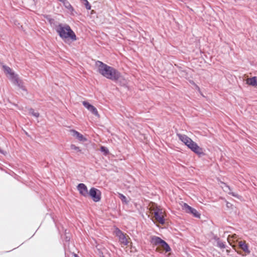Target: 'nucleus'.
Listing matches in <instances>:
<instances>
[{"label":"nucleus","mask_w":257,"mask_h":257,"mask_svg":"<svg viewBox=\"0 0 257 257\" xmlns=\"http://www.w3.org/2000/svg\"><path fill=\"white\" fill-rule=\"evenodd\" d=\"M95 64L98 67V72L107 79L116 81L120 78V73L114 68L100 61H97Z\"/></svg>","instance_id":"1"},{"label":"nucleus","mask_w":257,"mask_h":257,"mask_svg":"<svg viewBox=\"0 0 257 257\" xmlns=\"http://www.w3.org/2000/svg\"><path fill=\"white\" fill-rule=\"evenodd\" d=\"M55 29L59 37L62 39L69 38L72 41H75L77 40L75 33L68 25L63 26L62 24H59L56 27Z\"/></svg>","instance_id":"2"},{"label":"nucleus","mask_w":257,"mask_h":257,"mask_svg":"<svg viewBox=\"0 0 257 257\" xmlns=\"http://www.w3.org/2000/svg\"><path fill=\"white\" fill-rule=\"evenodd\" d=\"M185 145L199 157H202L205 155L203 149L200 147L197 143L194 142L191 138L190 140L188 141V143L186 142L185 143Z\"/></svg>","instance_id":"3"},{"label":"nucleus","mask_w":257,"mask_h":257,"mask_svg":"<svg viewBox=\"0 0 257 257\" xmlns=\"http://www.w3.org/2000/svg\"><path fill=\"white\" fill-rule=\"evenodd\" d=\"M151 242L154 245H160L166 252L171 251V248L169 244L160 237L156 236H153L151 237Z\"/></svg>","instance_id":"4"},{"label":"nucleus","mask_w":257,"mask_h":257,"mask_svg":"<svg viewBox=\"0 0 257 257\" xmlns=\"http://www.w3.org/2000/svg\"><path fill=\"white\" fill-rule=\"evenodd\" d=\"M88 196H89L94 202H99L101 199V191L94 188L92 187L89 191Z\"/></svg>","instance_id":"5"},{"label":"nucleus","mask_w":257,"mask_h":257,"mask_svg":"<svg viewBox=\"0 0 257 257\" xmlns=\"http://www.w3.org/2000/svg\"><path fill=\"white\" fill-rule=\"evenodd\" d=\"M183 209L185 210V211L189 214H192L193 216L199 218L200 217V214L198 212V211L188 205L186 203H184L182 205Z\"/></svg>","instance_id":"6"},{"label":"nucleus","mask_w":257,"mask_h":257,"mask_svg":"<svg viewBox=\"0 0 257 257\" xmlns=\"http://www.w3.org/2000/svg\"><path fill=\"white\" fill-rule=\"evenodd\" d=\"M163 213L162 210L157 208L154 212V217L157 222L161 224H164L165 222L164 217L162 215Z\"/></svg>","instance_id":"7"},{"label":"nucleus","mask_w":257,"mask_h":257,"mask_svg":"<svg viewBox=\"0 0 257 257\" xmlns=\"http://www.w3.org/2000/svg\"><path fill=\"white\" fill-rule=\"evenodd\" d=\"M3 68L6 73L10 74L12 77H14L15 83L20 87L21 81L18 79L17 76H15V74L12 72L11 68L6 65H3Z\"/></svg>","instance_id":"8"},{"label":"nucleus","mask_w":257,"mask_h":257,"mask_svg":"<svg viewBox=\"0 0 257 257\" xmlns=\"http://www.w3.org/2000/svg\"><path fill=\"white\" fill-rule=\"evenodd\" d=\"M77 189L79 193L84 197H87L88 196L89 192L88 191L86 186L83 183H80L77 186Z\"/></svg>","instance_id":"9"},{"label":"nucleus","mask_w":257,"mask_h":257,"mask_svg":"<svg viewBox=\"0 0 257 257\" xmlns=\"http://www.w3.org/2000/svg\"><path fill=\"white\" fill-rule=\"evenodd\" d=\"M82 103L83 105L93 114H94L95 116H99L97 110L94 106L90 104L89 102L85 101H83Z\"/></svg>","instance_id":"10"},{"label":"nucleus","mask_w":257,"mask_h":257,"mask_svg":"<svg viewBox=\"0 0 257 257\" xmlns=\"http://www.w3.org/2000/svg\"><path fill=\"white\" fill-rule=\"evenodd\" d=\"M70 132L72 133V136L76 138L79 141L85 142L87 140V139L78 132L74 130H71Z\"/></svg>","instance_id":"11"},{"label":"nucleus","mask_w":257,"mask_h":257,"mask_svg":"<svg viewBox=\"0 0 257 257\" xmlns=\"http://www.w3.org/2000/svg\"><path fill=\"white\" fill-rule=\"evenodd\" d=\"M117 235L118 236L119 240L121 243L125 245H127L128 242L125 236V234L121 231L118 230Z\"/></svg>","instance_id":"12"},{"label":"nucleus","mask_w":257,"mask_h":257,"mask_svg":"<svg viewBox=\"0 0 257 257\" xmlns=\"http://www.w3.org/2000/svg\"><path fill=\"white\" fill-rule=\"evenodd\" d=\"M58 1L61 2L65 8L68 10L71 13L73 11H74V9H73V7L71 6V5L70 4V3L67 0H58Z\"/></svg>","instance_id":"13"},{"label":"nucleus","mask_w":257,"mask_h":257,"mask_svg":"<svg viewBox=\"0 0 257 257\" xmlns=\"http://www.w3.org/2000/svg\"><path fill=\"white\" fill-rule=\"evenodd\" d=\"M246 83L248 85L254 86V87H257V77L254 76L251 78H247L246 80Z\"/></svg>","instance_id":"14"},{"label":"nucleus","mask_w":257,"mask_h":257,"mask_svg":"<svg viewBox=\"0 0 257 257\" xmlns=\"http://www.w3.org/2000/svg\"><path fill=\"white\" fill-rule=\"evenodd\" d=\"M239 246L242 250L245 252L249 253L250 252L248 249V246L247 244L244 241H240L238 243Z\"/></svg>","instance_id":"15"},{"label":"nucleus","mask_w":257,"mask_h":257,"mask_svg":"<svg viewBox=\"0 0 257 257\" xmlns=\"http://www.w3.org/2000/svg\"><path fill=\"white\" fill-rule=\"evenodd\" d=\"M177 136L179 138V140L182 141L183 143L186 142L188 143V141L190 140V138L185 135H182L180 134H177Z\"/></svg>","instance_id":"16"},{"label":"nucleus","mask_w":257,"mask_h":257,"mask_svg":"<svg viewBox=\"0 0 257 257\" xmlns=\"http://www.w3.org/2000/svg\"><path fill=\"white\" fill-rule=\"evenodd\" d=\"M82 4H83L85 6L87 10L91 9V6L89 4V2L87 0H80Z\"/></svg>","instance_id":"17"},{"label":"nucleus","mask_w":257,"mask_h":257,"mask_svg":"<svg viewBox=\"0 0 257 257\" xmlns=\"http://www.w3.org/2000/svg\"><path fill=\"white\" fill-rule=\"evenodd\" d=\"M29 112L36 117H38L39 116V113L35 112V110L33 108H30L29 110Z\"/></svg>","instance_id":"18"},{"label":"nucleus","mask_w":257,"mask_h":257,"mask_svg":"<svg viewBox=\"0 0 257 257\" xmlns=\"http://www.w3.org/2000/svg\"><path fill=\"white\" fill-rule=\"evenodd\" d=\"M100 151L105 156L108 155L109 153V151H108V149L104 146H101L100 147Z\"/></svg>","instance_id":"19"},{"label":"nucleus","mask_w":257,"mask_h":257,"mask_svg":"<svg viewBox=\"0 0 257 257\" xmlns=\"http://www.w3.org/2000/svg\"><path fill=\"white\" fill-rule=\"evenodd\" d=\"M119 197L121 199L122 202H124L125 203L127 204L128 201L127 200V199L125 196H124L123 194L119 193Z\"/></svg>","instance_id":"20"},{"label":"nucleus","mask_w":257,"mask_h":257,"mask_svg":"<svg viewBox=\"0 0 257 257\" xmlns=\"http://www.w3.org/2000/svg\"><path fill=\"white\" fill-rule=\"evenodd\" d=\"M217 246L220 248H224L226 246L224 243L221 241L220 240L217 242Z\"/></svg>","instance_id":"21"},{"label":"nucleus","mask_w":257,"mask_h":257,"mask_svg":"<svg viewBox=\"0 0 257 257\" xmlns=\"http://www.w3.org/2000/svg\"><path fill=\"white\" fill-rule=\"evenodd\" d=\"M70 148L72 150H74L77 152H81V150L80 149V148L77 146H76L75 145L72 144L70 146Z\"/></svg>","instance_id":"22"},{"label":"nucleus","mask_w":257,"mask_h":257,"mask_svg":"<svg viewBox=\"0 0 257 257\" xmlns=\"http://www.w3.org/2000/svg\"><path fill=\"white\" fill-rule=\"evenodd\" d=\"M226 205L228 208H230V209L233 208V205L231 203H230L228 201H226Z\"/></svg>","instance_id":"23"},{"label":"nucleus","mask_w":257,"mask_h":257,"mask_svg":"<svg viewBox=\"0 0 257 257\" xmlns=\"http://www.w3.org/2000/svg\"><path fill=\"white\" fill-rule=\"evenodd\" d=\"M230 195H231L232 196H234L236 198H238L239 197V195L237 194V193H235L234 192H229L228 193Z\"/></svg>","instance_id":"24"},{"label":"nucleus","mask_w":257,"mask_h":257,"mask_svg":"<svg viewBox=\"0 0 257 257\" xmlns=\"http://www.w3.org/2000/svg\"><path fill=\"white\" fill-rule=\"evenodd\" d=\"M192 84H193L194 85V86H195V88H196L198 91H200V89L199 87L197 85H196V84H195L193 81H192Z\"/></svg>","instance_id":"25"},{"label":"nucleus","mask_w":257,"mask_h":257,"mask_svg":"<svg viewBox=\"0 0 257 257\" xmlns=\"http://www.w3.org/2000/svg\"><path fill=\"white\" fill-rule=\"evenodd\" d=\"M213 239L216 241V242H217L220 240V238L217 235L214 236Z\"/></svg>","instance_id":"26"},{"label":"nucleus","mask_w":257,"mask_h":257,"mask_svg":"<svg viewBox=\"0 0 257 257\" xmlns=\"http://www.w3.org/2000/svg\"><path fill=\"white\" fill-rule=\"evenodd\" d=\"M75 257H79V256H78V255L75 254Z\"/></svg>","instance_id":"27"}]
</instances>
